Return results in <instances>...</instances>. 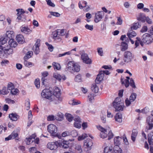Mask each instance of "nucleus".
I'll return each instance as SVG.
<instances>
[{
    "label": "nucleus",
    "mask_w": 153,
    "mask_h": 153,
    "mask_svg": "<svg viewBox=\"0 0 153 153\" xmlns=\"http://www.w3.org/2000/svg\"><path fill=\"white\" fill-rule=\"evenodd\" d=\"M97 128L100 131V136L101 138L104 139L108 136V140L112 138L114 134L110 129H106L100 126H97Z\"/></svg>",
    "instance_id": "obj_1"
},
{
    "label": "nucleus",
    "mask_w": 153,
    "mask_h": 153,
    "mask_svg": "<svg viewBox=\"0 0 153 153\" xmlns=\"http://www.w3.org/2000/svg\"><path fill=\"white\" fill-rule=\"evenodd\" d=\"M121 99L120 98H117L113 103V105L115 108V111H122L123 109V103H121Z\"/></svg>",
    "instance_id": "obj_2"
},
{
    "label": "nucleus",
    "mask_w": 153,
    "mask_h": 153,
    "mask_svg": "<svg viewBox=\"0 0 153 153\" xmlns=\"http://www.w3.org/2000/svg\"><path fill=\"white\" fill-rule=\"evenodd\" d=\"M152 36L148 33H145L142 36V40L143 43L148 44L152 42Z\"/></svg>",
    "instance_id": "obj_3"
},
{
    "label": "nucleus",
    "mask_w": 153,
    "mask_h": 153,
    "mask_svg": "<svg viewBox=\"0 0 153 153\" xmlns=\"http://www.w3.org/2000/svg\"><path fill=\"white\" fill-rule=\"evenodd\" d=\"M124 60L125 62H131L133 58V55L132 53L128 51H125L124 55Z\"/></svg>",
    "instance_id": "obj_4"
},
{
    "label": "nucleus",
    "mask_w": 153,
    "mask_h": 153,
    "mask_svg": "<svg viewBox=\"0 0 153 153\" xmlns=\"http://www.w3.org/2000/svg\"><path fill=\"white\" fill-rule=\"evenodd\" d=\"M41 96L43 98L51 100L52 96L51 91L49 89H44L42 91Z\"/></svg>",
    "instance_id": "obj_5"
},
{
    "label": "nucleus",
    "mask_w": 153,
    "mask_h": 153,
    "mask_svg": "<svg viewBox=\"0 0 153 153\" xmlns=\"http://www.w3.org/2000/svg\"><path fill=\"white\" fill-rule=\"evenodd\" d=\"M93 145V143L90 139H87L84 141V145L85 147V151H88L90 150L91 148V147Z\"/></svg>",
    "instance_id": "obj_6"
},
{
    "label": "nucleus",
    "mask_w": 153,
    "mask_h": 153,
    "mask_svg": "<svg viewBox=\"0 0 153 153\" xmlns=\"http://www.w3.org/2000/svg\"><path fill=\"white\" fill-rule=\"evenodd\" d=\"M58 141L55 142H51L48 143L47 145V148L51 150H55L59 146Z\"/></svg>",
    "instance_id": "obj_7"
},
{
    "label": "nucleus",
    "mask_w": 153,
    "mask_h": 153,
    "mask_svg": "<svg viewBox=\"0 0 153 153\" xmlns=\"http://www.w3.org/2000/svg\"><path fill=\"white\" fill-rule=\"evenodd\" d=\"M48 130L50 133L55 134L57 131V128L55 125L51 124L48 126Z\"/></svg>",
    "instance_id": "obj_8"
},
{
    "label": "nucleus",
    "mask_w": 153,
    "mask_h": 153,
    "mask_svg": "<svg viewBox=\"0 0 153 153\" xmlns=\"http://www.w3.org/2000/svg\"><path fill=\"white\" fill-rule=\"evenodd\" d=\"M81 59L83 62L87 64H90L91 63V60L90 59L88 55L85 53H83L81 55Z\"/></svg>",
    "instance_id": "obj_9"
},
{
    "label": "nucleus",
    "mask_w": 153,
    "mask_h": 153,
    "mask_svg": "<svg viewBox=\"0 0 153 153\" xmlns=\"http://www.w3.org/2000/svg\"><path fill=\"white\" fill-rule=\"evenodd\" d=\"M103 12H97L95 14L94 21L96 23H98L100 21L102 18V13Z\"/></svg>",
    "instance_id": "obj_10"
},
{
    "label": "nucleus",
    "mask_w": 153,
    "mask_h": 153,
    "mask_svg": "<svg viewBox=\"0 0 153 153\" xmlns=\"http://www.w3.org/2000/svg\"><path fill=\"white\" fill-rule=\"evenodd\" d=\"M127 35L129 39L132 44H134V42L131 39V38L137 35L136 33L133 31L130 30L127 33Z\"/></svg>",
    "instance_id": "obj_11"
},
{
    "label": "nucleus",
    "mask_w": 153,
    "mask_h": 153,
    "mask_svg": "<svg viewBox=\"0 0 153 153\" xmlns=\"http://www.w3.org/2000/svg\"><path fill=\"white\" fill-rule=\"evenodd\" d=\"M75 121L74 124V126L77 128H80L81 127V122L80 118L79 117H76L74 119Z\"/></svg>",
    "instance_id": "obj_12"
},
{
    "label": "nucleus",
    "mask_w": 153,
    "mask_h": 153,
    "mask_svg": "<svg viewBox=\"0 0 153 153\" xmlns=\"http://www.w3.org/2000/svg\"><path fill=\"white\" fill-rule=\"evenodd\" d=\"M115 121L118 123L122 122L123 120L122 115L120 113L116 114L114 117Z\"/></svg>",
    "instance_id": "obj_13"
},
{
    "label": "nucleus",
    "mask_w": 153,
    "mask_h": 153,
    "mask_svg": "<svg viewBox=\"0 0 153 153\" xmlns=\"http://www.w3.org/2000/svg\"><path fill=\"white\" fill-rule=\"evenodd\" d=\"M104 76V75L103 73H101V72H100L95 79V83L97 84L100 83V82L103 80Z\"/></svg>",
    "instance_id": "obj_14"
},
{
    "label": "nucleus",
    "mask_w": 153,
    "mask_h": 153,
    "mask_svg": "<svg viewBox=\"0 0 153 153\" xmlns=\"http://www.w3.org/2000/svg\"><path fill=\"white\" fill-rule=\"evenodd\" d=\"M59 146L64 149L68 148L69 147L68 142L66 141H59Z\"/></svg>",
    "instance_id": "obj_15"
},
{
    "label": "nucleus",
    "mask_w": 153,
    "mask_h": 153,
    "mask_svg": "<svg viewBox=\"0 0 153 153\" xmlns=\"http://www.w3.org/2000/svg\"><path fill=\"white\" fill-rule=\"evenodd\" d=\"M74 66V62H69L68 64L67 70L71 72H73Z\"/></svg>",
    "instance_id": "obj_16"
},
{
    "label": "nucleus",
    "mask_w": 153,
    "mask_h": 153,
    "mask_svg": "<svg viewBox=\"0 0 153 153\" xmlns=\"http://www.w3.org/2000/svg\"><path fill=\"white\" fill-rule=\"evenodd\" d=\"M36 135L35 134H32L31 136H30L28 138H26V143L28 145L32 143L33 141V139H35V138L36 137Z\"/></svg>",
    "instance_id": "obj_17"
},
{
    "label": "nucleus",
    "mask_w": 153,
    "mask_h": 153,
    "mask_svg": "<svg viewBox=\"0 0 153 153\" xmlns=\"http://www.w3.org/2000/svg\"><path fill=\"white\" fill-rule=\"evenodd\" d=\"M16 40L19 43L22 44L25 42L24 36L22 34H19L16 36Z\"/></svg>",
    "instance_id": "obj_18"
},
{
    "label": "nucleus",
    "mask_w": 153,
    "mask_h": 153,
    "mask_svg": "<svg viewBox=\"0 0 153 153\" xmlns=\"http://www.w3.org/2000/svg\"><path fill=\"white\" fill-rule=\"evenodd\" d=\"M146 17L143 13H140L137 16V19L138 20L141 21L143 22L146 21Z\"/></svg>",
    "instance_id": "obj_19"
},
{
    "label": "nucleus",
    "mask_w": 153,
    "mask_h": 153,
    "mask_svg": "<svg viewBox=\"0 0 153 153\" xmlns=\"http://www.w3.org/2000/svg\"><path fill=\"white\" fill-rule=\"evenodd\" d=\"M21 31L22 33L26 34L30 33L32 30L28 27H21Z\"/></svg>",
    "instance_id": "obj_20"
},
{
    "label": "nucleus",
    "mask_w": 153,
    "mask_h": 153,
    "mask_svg": "<svg viewBox=\"0 0 153 153\" xmlns=\"http://www.w3.org/2000/svg\"><path fill=\"white\" fill-rule=\"evenodd\" d=\"M148 140L150 146H153V132H152L148 135Z\"/></svg>",
    "instance_id": "obj_21"
},
{
    "label": "nucleus",
    "mask_w": 153,
    "mask_h": 153,
    "mask_svg": "<svg viewBox=\"0 0 153 153\" xmlns=\"http://www.w3.org/2000/svg\"><path fill=\"white\" fill-rule=\"evenodd\" d=\"M9 117L13 121H16L19 118V116L16 113H12L9 114Z\"/></svg>",
    "instance_id": "obj_22"
},
{
    "label": "nucleus",
    "mask_w": 153,
    "mask_h": 153,
    "mask_svg": "<svg viewBox=\"0 0 153 153\" xmlns=\"http://www.w3.org/2000/svg\"><path fill=\"white\" fill-rule=\"evenodd\" d=\"M53 76L59 81H60L62 78L63 80H65L66 79V77L65 76H64L63 77L60 74L56 73L54 74Z\"/></svg>",
    "instance_id": "obj_23"
},
{
    "label": "nucleus",
    "mask_w": 153,
    "mask_h": 153,
    "mask_svg": "<svg viewBox=\"0 0 153 153\" xmlns=\"http://www.w3.org/2000/svg\"><path fill=\"white\" fill-rule=\"evenodd\" d=\"M97 83H94L92 85L91 89L92 91L95 93L98 92L99 91V86Z\"/></svg>",
    "instance_id": "obj_24"
},
{
    "label": "nucleus",
    "mask_w": 153,
    "mask_h": 153,
    "mask_svg": "<svg viewBox=\"0 0 153 153\" xmlns=\"http://www.w3.org/2000/svg\"><path fill=\"white\" fill-rule=\"evenodd\" d=\"M18 135V134L15 131H13L11 134L8 137L5 138L6 140H8L11 139H14Z\"/></svg>",
    "instance_id": "obj_25"
},
{
    "label": "nucleus",
    "mask_w": 153,
    "mask_h": 153,
    "mask_svg": "<svg viewBox=\"0 0 153 153\" xmlns=\"http://www.w3.org/2000/svg\"><path fill=\"white\" fill-rule=\"evenodd\" d=\"M53 95L57 97H59L61 95L60 91L58 88L55 87L53 91Z\"/></svg>",
    "instance_id": "obj_26"
},
{
    "label": "nucleus",
    "mask_w": 153,
    "mask_h": 153,
    "mask_svg": "<svg viewBox=\"0 0 153 153\" xmlns=\"http://www.w3.org/2000/svg\"><path fill=\"white\" fill-rule=\"evenodd\" d=\"M82 150L81 145H76L75 147V151L74 153H82Z\"/></svg>",
    "instance_id": "obj_27"
},
{
    "label": "nucleus",
    "mask_w": 153,
    "mask_h": 153,
    "mask_svg": "<svg viewBox=\"0 0 153 153\" xmlns=\"http://www.w3.org/2000/svg\"><path fill=\"white\" fill-rule=\"evenodd\" d=\"M8 44L10 47H15L17 45V43L13 39H10L8 41Z\"/></svg>",
    "instance_id": "obj_28"
},
{
    "label": "nucleus",
    "mask_w": 153,
    "mask_h": 153,
    "mask_svg": "<svg viewBox=\"0 0 153 153\" xmlns=\"http://www.w3.org/2000/svg\"><path fill=\"white\" fill-rule=\"evenodd\" d=\"M122 140V138L119 136L115 137L114 139V143L115 146H118L120 144V142Z\"/></svg>",
    "instance_id": "obj_29"
},
{
    "label": "nucleus",
    "mask_w": 153,
    "mask_h": 153,
    "mask_svg": "<svg viewBox=\"0 0 153 153\" xmlns=\"http://www.w3.org/2000/svg\"><path fill=\"white\" fill-rule=\"evenodd\" d=\"M138 134L137 131L136 129H134L132 131L131 135V139L133 142H134L135 139Z\"/></svg>",
    "instance_id": "obj_30"
},
{
    "label": "nucleus",
    "mask_w": 153,
    "mask_h": 153,
    "mask_svg": "<svg viewBox=\"0 0 153 153\" xmlns=\"http://www.w3.org/2000/svg\"><path fill=\"white\" fill-rule=\"evenodd\" d=\"M140 43L142 46H143V43L142 40H141L140 38L137 37L136 38V40L135 41V48L139 46Z\"/></svg>",
    "instance_id": "obj_31"
},
{
    "label": "nucleus",
    "mask_w": 153,
    "mask_h": 153,
    "mask_svg": "<svg viewBox=\"0 0 153 153\" xmlns=\"http://www.w3.org/2000/svg\"><path fill=\"white\" fill-rule=\"evenodd\" d=\"M9 92L8 89L6 87H3L0 90V94L5 95Z\"/></svg>",
    "instance_id": "obj_32"
},
{
    "label": "nucleus",
    "mask_w": 153,
    "mask_h": 153,
    "mask_svg": "<svg viewBox=\"0 0 153 153\" xmlns=\"http://www.w3.org/2000/svg\"><path fill=\"white\" fill-rule=\"evenodd\" d=\"M113 147L111 146H108L105 147L104 149V153H112Z\"/></svg>",
    "instance_id": "obj_33"
},
{
    "label": "nucleus",
    "mask_w": 153,
    "mask_h": 153,
    "mask_svg": "<svg viewBox=\"0 0 153 153\" xmlns=\"http://www.w3.org/2000/svg\"><path fill=\"white\" fill-rule=\"evenodd\" d=\"M59 37H60V36H63L65 35V32L64 29H57L56 30Z\"/></svg>",
    "instance_id": "obj_34"
},
{
    "label": "nucleus",
    "mask_w": 153,
    "mask_h": 153,
    "mask_svg": "<svg viewBox=\"0 0 153 153\" xmlns=\"http://www.w3.org/2000/svg\"><path fill=\"white\" fill-rule=\"evenodd\" d=\"M7 40V38L4 36H0V43L2 45L6 43Z\"/></svg>",
    "instance_id": "obj_35"
},
{
    "label": "nucleus",
    "mask_w": 153,
    "mask_h": 153,
    "mask_svg": "<svg viewBox=\"0 0 153 153\" xmlns=\"http://www.w3.org/2000/svg\"><path fill=\"white\" fill-rule=\"evenodd\" d=\"M33 54V52L32 51H29L28 52L24 58V60H27L28 59L30 58Z\"/></svg>",
    "instance_id": "obj_36"
},
{
    "label": "nucleus",
    "mask_w": 153,
    "mask_h": 153,
    "mask_svg": "<svg viewBox=\"0 0 153 153\" xmlns=\"http://www.w3.org/2000/svg\"><path fill=\"white\" fill-rule=\"evenodd\" d=\"M122 150L118 146H115L114 148V153H122Z\"/></svg>",
    "instance_id": "obj_37"
},
{
    "label": "nucleus",
    "mask_w": 153,
    "mask_h": 153,
    "mask_svg": "<svg viewBox=\"0 0 153 153\" xmlns=\"http://www.w3.org/2000/svg\"><path fill=\"white\" fill-rule=\"evenodd\" d=\"M4 48L3 51L5 54H12L13 52V50L12 48Z\"/></svg>",
    "instance_id": "obj_38"
},
{
    "label": "nucleus",
    "mask_w": 153,
    "mask_h": 153,
    "mask_svg": "<svg viewBox=\"0 0 153 153\" xmlns=\"http://www.w3.org/2000/svg\"><path fill=\"white\" fill-rule=\"evenodd\" d=\"M121 50L122 51H124L128 48V45L127 44L124 42H122L121 44Z\"/></svg>",
    "instance_id": "obj_39"
},
{
    "label": "nucleus",
    "mask_w": 153,
    "mask_h": 153,
    "mask_svg": "<svg viewBox=\"0 0 153 153\" xmlns=\"http://www.w3.org/2000/svg\"><path fill=\"white\" fill-rule=\"evenodd\" d=\"M74 69L73 72H78L80 70V66L77 64L74 63Z\"/></svg>",
    "instance_id": "obj_40"
},
{
    "label": "nucleus",
    "mask_w": 153,
    "mask_h": 153,
    "mask_svg": "<svg viewBox=\"0 0 153 153\" xmlns=\"http://www.w3.org/2000/svg\"><path fill=\"white\" fill-rule=\"evenodd\" d=\"M53 38L55 39H60V37H59L58 34L56 30L53 31L52 33Z\"/></svg>",
    "instance_id": "obj_41"
},
{
    "label": "nucleus",
    "mask_w": 153,
    "mask_h": 153,
    "mask_svg": "<svg viewBox=\"0 0 153 153\" xmlns=\"http://www.w3.org/2000/svg\"><path fill=\"white\" fill-rule=\"evenodd\" d=\"M7 37L9 38H12L14 36V33L13 31H7L6 33Z\"/></svg>",
    "instance_id": "obj_42"
},
{
    "label": "nucleus",
    "mask_w": 153,
    "mask_h": 153,
    "mask_svg": "<svg viewBox=\"0 0 153 153\" xmlns=\"http://www.w3.org/2000/svg\"><path fill=\"white\" fill-rule=\"evenodd\" d=\"M137 94L134 93H132L129 97V100L131 102L134 101L136 99Z\"/></svg>",
    "instance_id": "obj_43"
},
{
    "label": "nucleus",
    "mask_w": 153,
    "mask_h": 153,
    "mask_svg": "<svg viewBox=\"0 0 153 153\" xmlns=\"http://www.w3.org/2000/svg\"><path fill=\"white\" fill-rule=\"evenodd\" d=\"M88 137V135L85 133L79 136L78 138L79 141L82 140Z\"/></svg>",
    "instance_id": "obj_44"
},
{
    "label": "nucleus",
    "mask_w": 153,
    "mask_h": 153,
    "mask_svg": "<svg viewBox=\"0 0 153 153\" xmlns=\"http://www.w3.org/2000/svg\"><path fill=\"white\" fill-rule=\"evenodd\" d=\"M65 117L67 120L69 122H71L73 119V117L71 114L66 113L65 114Z\"/></svg>",
    "instance_id": "obj_45"
},
{
    "label": "nucleus",
    "mask_w": 153,
    "mask_h": 153,
    "mask_svg": "<svg viewBox=\"0 0 153 153\" xmlns=\"http://www.w3.org/2000/svg\"><path fill=\"white\" fill-rule=\"evenodd\" d=\"M53 66L54 69H56L57 70H59L61 68V66L59 64L56 62H53Z\"/></svg>",
    "instance_id": "obj_46"
},
{
    "label": "nucleus",
    "mask_w": 153,
    "mask_h": 153,
    "mask_svg": "<svg viewBox=\"0 0 153 153\" xmlns=\"http://www.w3.org/2000/svg\"><path fill=\"white\" fill-rule=\"evenodd\" d=\"M140 26L139 22H137L134 23L132 26L131 27V29L132 30H136L138 28H139Z\"/></svg>",
    "instance_id": "obj_47"
},
{
    "label": "nucleus",
    "mask_w": 153,
    "mask_h": 153,
    "mask_svg": "<svg viewBox=\"0 0 153 153\" xmlns=\"http://www.w3.org/2000/svg\"><path fill=\"white\" fill-rule=\"evenodd\" d=\"M147 122L148 123V126H146V128L147 130H151L153 127V123H149V122L148 121V120H147Z\"/></svg>",
    "instance_id": "obj_48"
},
{
    "label": "nucleus",
    "mask_w": 153,
    "mask_h": 153,
    "mask_svg": "<svg viewBox=\"0 0 153 153\" xmlns=\"http://www.w3.org/2000/svg\"><path fill=\"white\" fill-rule=\"evenodd\" d=\"M87 3L85 1L82 2V4H81L80 2L79 3V6L80 9H82L84 7H86Z\"/></svg>",
    "instance_id": "obj_49"
},
{
    "label": "nucleus",
    "mask_w": 153,
    "mask_h": 153,
    "mask_svg": "<svg viewBox=\"0 0 153 153\" xmlns=\"http://www.w3.org/2000/svg\"><path fill=\"white\" fill-rule=\"evenodd\" d=\"M85 27L86 29L91 31H92L93 30V25H92L86 24L85 25Z\"/></svg>",
    "instance_id": "obj_50"
},
{
    "label": "nucleus",
    "mask_w": 153,
    "mask_h": 153,
    "mask_svg": "<svg viewBox=\"0 0 153 153\" xmlns=\"http://www.w3.org/2000/svg\"><path fill=\"white\" fill-rule=\"evenodd\" d=\"M8 90H11L14 88V86L13 84L11 82H9L7 85V88Z\"/></svg>",
    "instance_id": "obj_51"
},
{
    "label": "nucleus",
    "mask_w": 153,
    "mask_h": 153,
    "mask_svg": "<svg viewBox=\"0 0 153 153\" xmlns=\"http://www.w3.org/2000/svg\"><path fill=\"white\" fill-rule=\"evenodd\" d=\"M25 106L26 107V109L28 110L30 107V102L29 100H26L25 103Z\"/></svg>",
    "instance_id": "obj_52"
},
{
    "label": "nucleus",
    "mask_w": 153,
    "mask_h": 153,
    "mask_svg": "<svg viewBox=\"0 0 153 153\" xmlns=\"http://www.w3.org/2000/svg\"><path fill=\"white\" fill-rule=\"evenodd\" d=\"M70 135L72 136L73 137H76L78 135L77 132L76 130H73L70 132Z\"/></svg>",
    "instance_id": "obj_53"
},
{
    "label": "nucleus",
    "mask_w": 153,
    "mask_h": 153,
    "mask_svg": "<svg viewBox=\"0 0 153 153\" xmlns=\"http://www.w3.org/2000/svg\"><path fill=\"white\" fill-rule=\"evenodd\" d=\"M50 13L51 15L56 17H59L60 15V14L58 12L50 11Z\"/></svg>",
    "instance_id": "obj_54"
},
{
    "label": "nucleus",
    "mask_w": 153,
    "mask_h": 153,
    "mask_svg": "<svg viewBox=\"0 0 153 153\" xmlns=\"http://www.w3.org/2000/svg\"><path fill=\"white\" fill-rule=\"evenodd\" d=\"M35 85L37 88H39L40 87L39 79H35L34 82Z\"/></svg>",
    "instance_id": "obj_55"
},
{
    "label": "nucleus",
    "mask_w": 153,
    "mask_h": 153,
    "mask_svg": "<svg viewBox=\"0 0 153 153\" xmlns=\"http://www.w3.org/2000/svg\"><path fill=\"white\" fill-rule=\"evenodd\" d=\"M45 44L47 46L48 48L50 51H52L53 49V46L52 45L49 44L48 42H46Z\"/></svg>",
    "instance_id": "obj_56"
},
{
    "label": "nucleus",
    "mask_w": 153,
    "mask_h": 153,
    "mask_svg": "<svg viewBox=\"0 0 153 153\" xmlns=\"http://www.w3.org/2000/svg\"><path fill=\"white\" fill-rule=\"evenodd\" d=\"M17 12V15H23L22 14L24 13L25 12L22 9H18L16 10Z\"/></svg>",
    "instance_id": "obj_57"
},
{
    "label": "nucleus",
    "mask_w": 153,
    "mask_h": 153,
    "mask_svg": "<svg viewBox=\"0 0 153 153\" xmlns=\"http://www.w3.org/2000/svg\"><path fill=\"white\" fill-rule=\"evenodd\" d=\"M75 80L77 82H80L81 80V76L80 74H78L76 76Z\"/></svg>",
    "instance_id": "obj_58"
},
{
    "label": "nucleus",
    "mask_w": 153,
    "mask_h": 153,
    "mask_svg": "<svg viewBox=\"0 0 153 153\" xmlns=\"http://www.w3.org/2000/svg\"><path fill=\"white\" fill-rule=\"evenodd\" d=\"M9 63V61L6 59L2 60L1 62V65L2 66H3L5 65L6 64H8Z\"/></svg>",
    "instance_id": "obj_59"
},
{
    "label": "nucleus",
    "mask_w": 153,
    "mask_h": 153,
    "mask_svg": "<svg viewBox=\"0 0 153 153\" xmlns=\"http://www.w3.org/2000/svg\"><path fill=\"white\" fill-rule=\"evenodd\" d=\"M5 100L6 102L8 104H14L15 103V101L9 98H7Z\"/></svg>",
    "instance_id": "obj_60"
},
{
    "label": "nucleus",
    "mask_w": 153,
    "mask_h": 153,
    "mask_svg": "<svg viewBox=\"0 0 153 153\" xmlns=\"http://www.w3.org/2000/svg\"><path fill=\"white\" fill-rule=\"evenodd\" d=\"M18 90L17 89L13 88L10 91L11 94L13 95H16L18 93Z\"/></svg>",
    "instance_id": "obj_61"
},
{
    "label": "nucleus",
    "mask_w": 153,
    "mask_h": 153,
    "mask_svg": "<svg viewBox=\"0 0 153 153\" xmlns=\"http://www.w3.org/2000/svg\"><path fill=\"white\" fill-rule=\"evenodd\" d=\"M33 50L34 51L35 53L36 54H38L39 52V47H33Z\"/></svg>",
    "instance_id": "obj_62"
},
{
    "label": "nucleus",
    "mask_w": 153,
    "mask_h": 153,
    "mask_svg": "<svg viewBox=\"0 0 153 153\" xmlns=\"http://www.w3.org/2000/svg\"><path fill=\"white\" fill-rule=\"evenodd\" d=\"M101 119L102 121V122L103 123H105L106 121V113L104 112V115L102 116L100 115Z\"/></svg>",
    "instance_id": "obj_63"
},
{
    "label": "nucleus",
    "mask_w": 153,
    "mask_h": 153,
    "mask_svg": "<svg viewBox=\"0 0 153 153\" xmlns=\"http://www.w3.org/2000/svg\"><path fill=\"white\" fill-rule=\"evenodd\" d=\"M29 151L30 153H35L37 152L36 149L34 147L30 148Z\"/></svg>",
    "instance_id": "obj_64"
}]
</instances>
